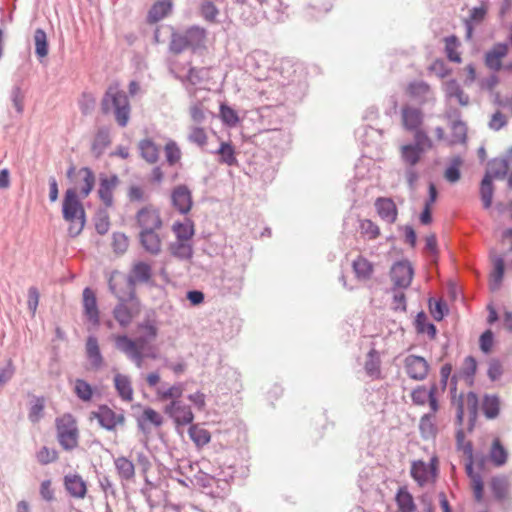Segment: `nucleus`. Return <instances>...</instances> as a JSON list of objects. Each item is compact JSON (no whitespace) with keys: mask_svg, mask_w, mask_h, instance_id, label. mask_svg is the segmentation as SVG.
I'll return each instance as SVG.
<instances>
[{"mask_svg":"<svg viewBox=\"0 0 512 512\" xmlns=\"http://www.w3.org/2000/svg\"><path fill=\"white\" fill-rule=\"evenodd\" d=\"M493 271L491 273L492 281L490 284L491 290H497L504 278L505 273V260L503 256H494L492 259Z\"/></svg>","mask_w":512,"mask_h":512,"instance_id":"41","label":"nucleus"},{"mask_svg":"<svg viewBox=\"0 0 512 512\" xmlns=\"http://www.w3.org/2000/svg\"><path fill=\"white\" fill-rule=\"evenodd\" d=\"M151 278V265L144 261H138L133 265L128 275H125L117 270L113 271L108 279V282L112 283L113 281L116 286L125 285V290L130 291V298L134 299L136 293V284L146 283L153 286L154 283L151 281Z\"/></svg>","mask_w":512,"mask_h":512,"instance_id":"5","label":"nucleus"},{"mask_svg":"<svg viewBox=\"0 0 512 512\" xmlns=\"http://www.w3.org/2000/svg\"><path fill=\"white\" fill-rule=\"evenodd\" d=\"M79 175H83V185L80 188L79 195L82 199H85L90 195L95 187L96 177L93 170L90 167H82L78 171Z\"/></svg>","mask_w":512,"mask_h":512,"instance_id":"40","label":"nucleus"},{"mask_svg":"<svg viewBox=\"0 0 512 512\" xmlns=\"http://www.w3.org/2000/svg\"><path fill=\"white\" fill-rule=\"evenodd\" d=\"M166 161L170 166L175 165L181 158V151L174 141H169L165 145Z\"/></svg>","mask_w":512,"mask_h":512,"instance_id":"63","label":"nucleus"},{"mask_svg":"<svg viewBox=\"0 0 512 512\" xmlns=\"http://www.w3.org/2000/svg\"><path fill=\"white\" fill-rule=\"evenodd\" d=\"M83 308L87 319L93 325H99L100 317L97 298L95 292L90 287H86L83 290Z\"/></svg>","mask_w":512,"mask_h":512,"instance_id":"16","label":"nucleus"},{"mask_svg":"<svg viewBox=\"0 0 512 512\" xmlns=\"http://www.w3.org/2000/svg\"><path fill=\"white\" fill-rule=\"evenodd\" d=\"M111 144L109 129L105 126L100 127L94 137L91 145V152L95 158H100L105 149Z\"/></svg>","mask_w":512,"mask_h":512,"instance_id":"23","label":"nucleus"},{"mask_svg":"<svg viewBox=\"0 0 512 512\" xmlns=\"http://www.w3.org/2000/svg\"><path fill=\"white\" fill-rule=\"evenodd\" d=\"M509 51L507 43L499 42L485 53L484 63L487 68L493 71H500L502 69V59L506 57Z\"/></svg>","mask_w":512,"mask_h":512,"instance_id":"14","label":"nucleus"},{"mask_svg":"<svg viewBox=\"0 0 512 512\" xmlns=\"http://www.w3.org/2000/svg\"><path fill=\"white\" fill-rule=\"evenodd\" d=\"M164 413L174 421L177 427L190 425L195 419L191 406L183 401L170 402L164 407Z\"/></svg>","mask_w":512,"mask_h":512,"instance_id":"8","label":"nucleus"},{"mask_svg":"<svg viewBox=\"0 0 512 512\" xmlns=\"http://www.w3.org/2000/svg\"><path fill=\"white\" fill-rule=\"evenodd\" d=\"M140 155L148 163H155L159 158V150L156 144L149 138L139 142Z\"/></svg>","mask_w":512,"mask_h":512,"instance_id":"43","label":"nucleus"},{"mask_svg":"<svg viewBox=\"0 0 512 512\" xmlns=\"http://www.w3.org/2000/svg\"><path fill=\"white\" fill-rule=\"evenodd\" d=\"M199 12L203 19L207 22H217L216 18L219 14V9L211 0H203L200 5Z\"/></svg>","mask_w":512,"mask_h":512,"instance_id":"56","label":"nucleus"},{"mask_svg":"<svg viewBox=\"0 0 512 512\" xmlns=\"http://www.w3.org/2000/svg\"><path fill=\"white\" fill-rule=\"evenodd\" d=\"M95 230L99 235H105L110 228L109 214L105 208H99L94 216Z\"/></svg>","mask_w":512,"mask_h":512,"instance_id":"52","label":"nucleus"},{"mask_svg":"<svg viewBox=\"0 0 512 512\" xmlns=\"http://www.w3.org/2000/svg\"><path fill=\"white\" fill-rule=\"evenodd\" d=\"M100 110L103 115H108L113 111L117 124L120 127L127 126L131 107L128 96L123 90L109 87L102 97Z\"/></svg>","mask_w":512,"mask_h":512,"instance_id":"4","label":"nucleus"},{"mask_svg":"<svg viewBox=\"0 0 512 512\" xmlns=\"http://www.w3.org/2000/svg\"><path fill=\"white\" fill-rule=\"evenodd\" d=\"M489 459L496 467H502L507 463L508 451L499 438L492 441L489 451Z\"/></svg>","mask_w":512,"mask_h":512,"instance_id":"28","label":"nucleus"},{"mask_svg":"<svg viewBox=\"0 0 512 512\" xmlns=\"http://www.w3.org/2000/svg\"><path fill=\"white\" fill-rule=\"evenodd\" d=\"M95 388L86 380L78 378L75 380L74 393L82 402H90L93 399Z\"/></svg>","mask_w":512,"mask_h":512,"instance_id":"48","label":"nucleus"},{"mask_svg":"<svg viewBox=\"0 0 512 512\" xmlns=\"http://www.w3.org/2000/svg\"><path fill=\"white\" fill-rule=\"evenodd\" d=\"M139 242L143 249L151 255H158L161 252V239L156 230L140 231Z\"/></svg>","mask_w":512,"mask_h":512,"instance_id":"22","label":"nucleus"},{"mask_svg":"<svg viewBox=\"0 0 512 512\" xmlns=\"http://www.w3.org/2000/svg\"><path fill=\"white\" fill-rule=\"evenodd\" d=\"M115 411H113L108 405L100 404L96 411H91L89 419H96L101 428L107 431L115 430Z\"/></svg>","mask_w":512,"mask_h":512,"instance_id":"18","label":"nucleus"},{"mask_svg":"<svg viewBox=\"0 0 512 512\" xmlns=\"http://www.w3.org/2000/svg\"><path fill=\"white\" fill-rule=\"evenodd\" d=\"M184 392V386L182 383H176L164 391H157L158 397L161 401L170 400V402L181 401Z\"/></svg>","mask_w":512,"mask_h":512,"instance_id":"55","label":"nucleus"},{"mask_svg":"<svg viewBox=\"0 0 512 512\" xmlns=\"http://www.w3.org/2000/svg\"><path fill=\"white\" fill-rule=\"evenodd\" d=\"M136 420L138 429L144 434L150 432L148 424L155 427H160L163 424V417L151 407L144 408L142 414Z\"/></svg>","mask_w":512,"mask_h":512,"instance_id":"19","label":"nucleus"},{"mask_svg":"<svg viewBox=\"0 0 512 512\" xmlns=\"http://www.w3.org/2000/svg\"><path fill=\"white\" fill-rule=\"evenodd\" d=\"M395 502L398 512H414L416 510L413 495L406 486L399 487L395 495Z\"/></svg>","mask_w":512,"mask_h":512,"instance_id":"25","label":"nucleus"},{"mask_svg":"<svg viewBox=\"0 0 512 512\" xmlns=\"http://www.w3.org/2000/svg\"><path fill=\"white\" fill-rule=\"evenodd\" d=\"M430 86L424 81H413L407 87V93L412 98H422L428 94Z\"/></svg>","mask_w":512,"mask_h":512,"instance_id":"59","label":"nucleus"},{"mask_svg":"<svg viewBox=\"0 0 512 512\" xmlns=\"http://www.w3.org/2000/svg\"><path fill=\"white\" fill-rule=\"evenodd\" d=\"M115 468L122 480H131L135 476V466L132 461L124 456H120L114 461Z\"/></svg>","mask_w":512,"mask_h":512,"instance_id":"44","label":"nucleus"},{"mask_svg":"<svg viewBox=\"0 0 512 512\" xmlns=\"http://www.w3.org/2000/svg\"><path fill=\"white\" fill-rule=\"evenodd\" d=\"M380 364L381 360L379 353L376 349L372 348L367 354V359L364 365L366 374L372 378H380Z\"/></svg>","mask_w":512,"mask_h":512,"instance_id":"42","label":"nucleus"},{"mask_svg":"<svg viewBox=\"0 0 512 512\" xmlns=\"http://www.w3.org/2000/svg\"><path fill=\"white\" fill-rule=\"evenodd\" d=\"M503 366L499 359L491 358L488 362V370L487 376L492 381L495 382L501 378L503 375Z\"/></svg>","mask_w":512,"mask_h":512,"instance_id":"64","label":"nucleus"},{"mask_svg":"<svg viewBox=\"0 0 512 512\" xmlns=\"http://www.w3.org/2000/svg\"><path fill=\"white\" fill-rule=\"evenodd\" d=\"M508 169L509 162L507 158H493L487 163V169L484 175H490L491 179H502L507 175Z\"/></svg>","mask_w":512,"mask_h":512,"instance_id":"33","label":"nucleus"},{"mask_svg":"<svg viewBox=\"0 0 512 512\" xmlns=\"http://www.w3.org/2000/svg\"><path fill=\"white\" fill-rule=\"evenodd\" d=\"M482 412L484 416L493 420L500 414V398L496 394H485L482 399Z\"/></svg>","mask_w":512,"mask_h":512,"instance_id":"26","label":"nucleus"},{"mask_svg":"<svg viewBox=\"0 0 512 512\" xmlns=\"http://www.w3.org/2000/svg\"><path fill=\"white\" fill-rule=\"evenodd\" d=\"M429 309L432 317L436 321H442L449 314V307L447 302L440 298L437 300H429Z\"/></svg>","mask_w":512,"mask_h":512,"instance_id":"50","label":"nucleus"},{"mask_svg":"<svg viewBox=\"0 0 512 512\" xmlns=\"http://www.w3.org/2000/svg\"><path fill=\"white\" fill-rule=\"evenodd\" d=\"M438 473L439 461L436 456H433L429 463H426L423 460H416L412 462L410 474L420 487H423L429 481L430 477L435 480Z\"/></svg>","mask_w":512,"mask_h":512,"instance_id":"7","label":"nucleus"},{"mask_svg":"<svg viewBox=\"0 0 512 512\" xmlns=\"http://www.w3.org/2000/svg\"><path fill=\"white\" fill-rule=\"evenodd\" d=\"M64 487L71 497L77 499H83L87 494V483L79 474L65 475Z\"/></svg>","mask_w":512,"mask_h":512,"instance_id":"17","label":"nucleus"},{"mask_svg":"<svg viewBox=\"0 0 512 512\" xmlns=\"http://www.w3.org/2000/svg\"><path fill=\"white\" fill-rule=\"evenodd\" d=\"M188 434L190 439L198 448L207 445L211 441L210 432L207 429L200 428L198 425L193 423L190 424Z\"/></svg>","mask_w":512,"mask_h":512,"instance_id":"45","label":"nucleus"},{"mask_svg":"<svg viewBox=\"0 0 512 512\" xmlns=\"http://www.w3.org/2000/svg\"><path fill=\"white\" fill-rule=\"evenodd\" d=\"M219 116L223 124L228 127H235L240 121L237 112L226 103L220 104Z\"/></svg>","mask_w":512,"mask_h":512,"instance_id":"54","label":"nucleus"},{"mask_svg":"<svg viewBox=\"0 0 512 512\" xmlns=\"http://www.w3.org/2000/svg\"><path fill=\"white\" fill-rule=\"evenodd\" d=\"M463 164L461 156H455L452 158L451 163L447 166L444 172L445 179L450 183H456L461 178L460 167Z\"/></svg>","mask_w":512,"mask_h":512,"instance_id":"51","label":"nucleus"},{"mask_svg":"<svg viewBox=\"0 0 512 512\" xmlns=\"http://www.w3.org/2000/svg\"><path fill=\"white\" fill-rule=\"evenodd\" d=\"M425 150L418 148L417 145L405 144L401 147V158L410 167H414L420 162Z\"/></svg>","mask_w":512,"mask_h":512,"instance_id":"32","label":"nucleus"},{"mask_svg":"<svg viewBox=\"0 0 512 512\" xmlns=\"http://www.w3.org/2000/svg\"><path fill=\"white\" fill-rule=\"evenodd\" d=\"M110 292L118 299V304L114 307L112 313L114 319L122 328L128 327L133 318L136 317L141 310V302L135 293V298H130V291L119 288L115 283L108 282Z\"/></svg>","mask_w":512,"mask_h":512,"instance_id":"3","label":"nucleus"},{"mask_svg":"<svg viewBox=\"0 0 512 512\" xmlns=\"http://www.w3.org/2000/svg\"><path fill=\"white\" fill-rule=\"evenodd\" d=\"M404 368L409 378L423 381L427 378L431 367L424 357L411 354L404 359Z\"/></svg>","mask_w":512,"mask_h":512,"instance_id":"11","label":"nucleus"},{"mask_svg":"<svg viewBox=\"0 0 512 512\" xmlns=\"http://www.w3.org/2000/svg\"><path fill=\"white\" fill-rule=\"evenodd\" d=\"M480 198L483 203L484 209H489L492 206L494 195L493 179L490 175H484L480 182Z\"/></svg>","mask_w":512,"mask_h":512,"instance_id":"36","label":"nucleus"},{"mask_svg":"<svg viewBox=\"0 0 512 512\" xmlns=\"http://www.w3.org/2000/svg\"><path fill=\"white\" fill-rule=\"evenodd\" d=\"M172 230L177 240H190L195 234L194 222L190 218H185L183 222L176 221Z\"/></svg>","mask_w":512,"mask_h":512,"instance_id":"37","label":"nucleus"},{"mask_svg":"<svg viewBox=\"0 0 512 512\" xmlns=\"http://www.w3.org/2000/svg\"><path fill=\"white\" fill-rule=\"evenodd\" d=\"M413 276L414 268L407 259L396 261L390 269V278L394 283V288H408Z\"/></svg>","mask_w":512,"mask_h":512,"instance_id":"9","label":"nucleus"},{"mask_svg":"<svg viewBox=\"0 0 512 512\" xmlns=\"http://www.w3.org/2000/svg\"><path fill=\"white\" fill-rule=\"evenodd\" d=\"M378 216L389 224L397 220L398 208L390 197H378L374 203Z\"/></svg>","mask_w":512,"mask_h":512,"instance_id":"15","label":"nucleus"},{"mask_svg":"<svg viewBox=\"0 0 512 512\" xmlns=\"http://www.w3.org/2000/svg\"><path fill=\"white\" fill-rule=\"evenodd\" d=\"M57 440L66 451H72L78 446L79 429L76 418L71 413H65L55 420Z\"/></svg>","mask_w":512,"mask_h":512,"instance_id":"6","label":"nucleus"},{"mask_svg":"<svg viewBox=\"0 0 512 512\" xmlns=\"http://www.w3.org/2000/svg\"><path fill=\"white\" fill-rule=\"evenodd\" d=\"M113 251L117 254H123L127 251L129 240L126 234L122 232H114L112 235Z\"/></svg>","mask_w":512,"mask_h":512,"instance_id":"61","label":"nucleus"},{"mask_svg":"<svg viewBox=\"0 0 512 512\" xmlns=\"http://www.w3.org/2000/svg\"><path fill=\"white\" fill-rule=\"evenodd\" d=\"M414 324L418 334L426 333L430 339H435L437 327L434 323L428 321L427 314L423 310L417 313Z\"/></svg>","mask_w":512,"mask_h":512,"instance_id":"34","label":"nucleus"},{"mask_svg":"<svg viewBox=\"0 0 512 512\" xmlns=\"http://www.w3.org/2000/svg\"><path fill=\"white\" fill-rule=\"evenodd\" d=\"M219 155V162L228 166L238 164L236 152L231 142H221L219 148L215 151Z\"/></svg>","mask_w":512,"mask_h":512,"instance_id":"39","label":"nucleus"},{"mask_svg":"<svg viewBox=\"0 0 512 512\" xmlns=\"http://www.w3.org/2000/svg\"><path fill=\"white\" fill-rule=\"evenodd\" d=\"M136 224L141 231H153L162 227L160 213L152 205H147L138 210L135 216Z\"/></svg>","mask_w":512,"mask_h":512,"instance_id":"10","label":"nucleus"},{"mask_svg":"<svg viewBox=\"0 0 512 512\" xmlns=\"http://www.w3.org/2000/svg\"><path fill=\"white\" fill-rule=\"evenodd\" d=\"M353 271L359 280H369L374 272L373 264L364 256L359 255L352 262Z\"/></svg>","mask_w":512,"mask_h":512,"instance_id":"29","label":"nucleus"},{"mask_svg":"<svg viewBox=\"0 0 512 512\" xmlns=\"http://www.w3.org/2000/svg\"><path fill=\"white\" fill-rule=\"evenodd\" d=\"M81 199L75 187L68 188L63 196L62 217L70 224L68 235L71 238L79 236L86 225V211Z\"/></svg>","mask_w":512,"mask_h":512,"instance_id":"2","label":"nucleus"},{"mask_svg":"<svg viewBox=\"0 0 512 512\" xmlns=\"http://www.w3.org/2000/svg\"><path fill=\"white\" fill-rule=\"evenodd\" d=\"M477 371V360L474 356L469 355L464 359L463 367L461 368L460 374L466 380L469 385H473L474 376Z\"/></svg>","mask_w":512,"mask_h":512,"instance_id":"53","label":"nucleus"},{"mask_svg":"<svg viewBox=\"0 0 512 512\" xmlns=\"http://www.w3.org/2000/svg\"><path fill=\"white\" fill-rule=\"evenodd\" d=\"M171 204L182 215H187L193 206L192 193L187 185L180 184L171 192Z\"/></svg>","mask_w":512,"mask_h":512,"instance_id":"12","label":"nucleus"},{"mask_svg":"<svg viewBox=\"0 0 512 512\" xmlns=\"http://www.w3.org/2000/svg\"><path fill=\"white\" fill-rule=\"evenodd\" d=\"M508 479L504 475L493 476L490 480V489L497 501H503L508 493Z\"/></svg>","mask_w":512,"mask_h":512,"instance_id":"38","label":"nucleus"},{"mask_svg":"<svg viewBox=\"0 0 512 512\" xmlns=\"http://www.w3.org/2000/svg\"><path fill=\"white\" fill-rule=\"evenodd\" d=\"M36 458L41 465H48L50 463L56 462L59 458V455L57 450L50 449L47 446H43L37 452Z\"/></svg>","mask_w":512,"mask_h":512,"instance_id":"60","label":"nucleus"},{"mask_svg":"<svg viewBox=\"0 0 512 512\" xmlns=\"http://www.w3.org/2000/svg\"><path fill=\"white\" fill-rule=\"evenodd\" d=\"M361 233L367 235L369 240H374L380 236V228L370 219L360 221Z\"/></svg>","mask_w":512,"mask_h":512,"instance_id":"62","label":"nucleus"},{"mask_svg":"<svg viewBox=\"0 0 512 512\" xmlns=\"http://www.w3.org/2000/svg\"><path fill=\"white\" fill-rule=\"evenodd\" d=\"M170 31L168 50L173 55H180L189 49L192 54L203 55L206 50L207 30L199 25H192L184 32L177 31L173 26L164 27Z\"/></svg>","mask_w":512,"mask_h":512,"instance_id":"1","label":"nucleus"},{"mask_svg":"<svg viewBox=\"0 0 512 512\" xmlns=\"http://www.w3.org/2000/svg\"><path fill=\"white\" fill-rule=\"evenodd\" d=\"M463 453L467 457V463L465 464V471L467 476L472 480H474L477 476H481L479 473L474 471V454H473V443L471 441H467L465 446L463 447Z\"/></svg>","mask_w":512,"mask_h":512,"instance_id":"58","label":"nucleus"},{"mask_svg":"<svg viewBox=\"0 0 512 512\" xmlns=\"http://www.w3.org/2000/svg\"><path fill=\"white\" fill-rule=\"evenodd\" d=\"M114 386L119 397L126 402L133 400V388L130 378L123 374H116L114 376Z\"/></svg>","mask_w":512,"mask_h":512,"instance_id":"27","label":"nucleus"},{"mask_svg":"<svg viewBox=\"0 0 512 512\" xmlns=\"http://www.w3.org/2000/svg\"><path fill=\"white\" fill-rule=\"evenodd\" d=\"M45 408V398L43 396H34V401L30 406L28 419L32 423H37L43 417Z\"/></svg>","mask_w":512,"mask_h":512,"instance_id":"57","label":"nucleus"},{"mask_svg":"<svg viewBox=\"0 0 512 512\" xmlns=\"http://www.w3.org/2000/svg\"><path fill=\"white\" fill-rule=\"evenodd\" d=\"M444 41L447 59L453 63H461L462 58L460 54L457 52V48L460 46L459 38L453 34L445 37Z\"/></svg>","mask_w":512,"mask_h":512,"instance_id":"47","label":"nucleus"},{"mask_svg":"<svg viewBox=\"0 0 512 512\" xmlns=\"http://www.w3.org/2000/svg\"><path fill=\"white\" fill-rule=\"evenodd\" d=\"M446 93L449 97H456L461 106H467L470 102L469 96L463 91L456 79H450L446 83Z\"/></svg>","mask_w":512,"mask_h":512,"instance_id":"49","label":"nucleus"},{"mask_svg":"<svg viewBox=\"0 0 512 512\" xmlns=\"http://www.w3.org/2000/svg\"><path fill=\"white\" fill-rule=\"evenodd\" d=\"M86 354L91 361L93 368L98 369L103 364V357L99 348L98 340L95 336L90 335L86 341Z\"/></svg>","mask_w":512,"mask_h":512,"instance_id":"31","label":"nucleus"},{"mask_svg":"<svg viewBox=\"0 0 512 512\" xmlns=\"http://www.w3.org/2000/svg\"><path fill=\"white\" fill-rule=\"evenodd\" d=\"M402 121L406 130H417L423 123V113L419 108L406 105L402 108Z\"/></svg>","mask_w":512,"mask_h":512,"instance_id":"21","label":"nucleus"},{"mask_svg":"<svg viewBox=\"0 0 512 512\" xmlns=\"http://www.w3.org/2000/svg\"><path fill=\"white\" fill-rule=\"evenodd\" d=\"M120 183L117 174L107 176L104 173L99 175L98 197L106 208H110L114 204L113 191Z\"/></svg>","mask_w":512,"mask_h":512,"instance_id":"13","label":"nucleus"},{"mask_svg":"<svg viewBox=\"0 0 512 512\" xmlns=\"http://www.w3.org/2000/svg\"><path fill=\"white\" fill-rule=\"evenodd\" d=\"M171 0H159L155 2L148 11L147 22L154 24L165 18L172 11Z\"/></svg>","mask_w":512,"mask_h":512,"instance_id":"24","label":"nucleus"},{"mask_svg":"<svg viewBox=\"0 0 512 512\" xmlns=\"http://www.w3.org/2000/svg\"><path fill=\"white\" fill-rule=\"evenodd\" d=\"M435 416L432 413L424 414L419 421V431L422 439H435L438 434V428L434 423Z\"/></svg>","mask_w":512,"mask_h":512,"instance_id":"30","label":"nucleus"},{"mask_svg":"<svg viewBox=\"0 0 512 512\" xmlns=\"http://www.w3.org/2000/svg\"><path fill=\"white\" fill-rule=\"evenodd\" d=\"M170 253L180 259L189 260L193 256V248L186 240H177L169 245Z\"/></svg>","mask_w":512,"mask_h":512,"instance_id":"46","label":"nucleus"},{"mask_svg":"<svg viewBox=\"0 0 512 512\" xmlns=\"http://www.w3.org/2000/svg\"><path fill=\"white\" fill-rule=\"evenodd\" d=\"M35 55L42 63L43 59L48 56L49 42L46 32L42 28H37L34 32Z\"/></svg>","mask_w":512,"mask_h":512,"instance_id":"35","label":"nucleus"},{"mask_svg":"<svg viewBox=\"0 0 512 512\" xmlns=\"http://www.w3.org/2000/svg\"><path fill=\"white\" fill-rule=\"evenodd\" d=\"M447 118L450 119L452 116L457 117L458 119L454 120L451 123L452 130V140L450 141L451 145L454 144H464L467 141V125L464 121L460 119L461 113L458 109H454L452 113H447Z\"/></svg>","mask_w":512,"mask_h":512,"instance_id":"20","label":"nucleus"}]
</instances>
